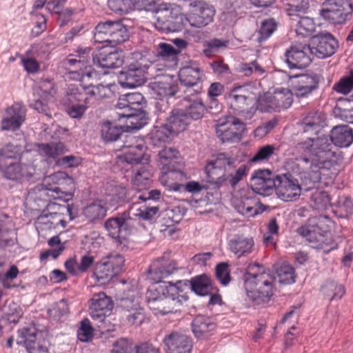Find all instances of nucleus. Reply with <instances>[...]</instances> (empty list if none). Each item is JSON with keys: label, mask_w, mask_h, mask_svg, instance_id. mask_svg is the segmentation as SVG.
Masks as SVG:
<instances>
[{"label": "nucleus", "mask_w": 353, "mask_h": 353, "mask_svg": "<svg viewBox=\"0 0 353 353\" xmlns=\"http://www.w3.org/2000/svg\"><path fill=\"white\" fill-rule=\"evenodd\" d=\"M302 156L296 158L295 168L302 170L304 179L307 172L311 174L309 181H320L321 170L330 169L333 165L335 152L332 151V145L327 137L316 139H307L297 145Z\"/></svg>", "instance_id": "f257e3e1"}, {"label": "nucleus", "mask_w": 353, "mask_h": 353, "mask_svg": "<svg viewBox=\"0 0 353 353\" xmlns=\"http://www.w3.org/2000/svg\"><path fill=\"white\" fill-rule=\"evenodd\" d=\"M243 279L247 296L254 304L266 303L273 295L274 277L262 265L250 264Z\"/></svg>", "instance_id": "f03ea898"}, {"label": "nucleus", "mask_w": 353, "mask_h": 353, "mask_svg": "<svg viewBox=\"0 0 353 353\" xmlns=\"http://www.w3.org/2000/svg\"><path fill=\"white\" fill-rule=\"evenodd\" d=\"M22 154L19 145L9 143L0 148V172L6 179L22 183L32 178L34 169L21 161Z\"/></svg>", "instance_id": "7ed1b4c3"}, {"label": "nucleus", "mask_w": 353, "mask_h": 353, "mask_svg": "<svg viewBox=\"0 0 353 353\" xmlns=\"http://www.w3.org/2000/svg\"><path fill=\"white\" fill-rule=\"evenodd\" d=\"M169 285H160L157 288L150 289L146 292V301L149 308L154 314L165 315L176 312L181 305L179 300V292L182 281H179L175 284L171 282Z\"/></svg>", "instance_id": "20e7f679"}, {"label": "nucleus", "mask_w": 353, "mask_h": 353, "mask_svg": "<svg viewBox=\"0 0 353 353\" xmlns=\"http://www.w3.org/2000/svg\"><path fill=\"white\" fill-rule=\"evenodd\" d=\"M293 171L299 175L301 183L291 174L277 175L276 192L278 197L284 201L297 200L302 191L307 192L313 189L315 185L319 182L312 181V180L309 181V180L304 179V174L302 170L296 168L295 163L293 166ZM305 177L310 179L311 174L307 172V174H305Z\"/></svg>", "instance_id": "39448f33"}, {"label": "nucleus", "mask_w": 353, "mask_h": 353, "mask_svg": "<svg viewBox=\"0 0 353 353\" xmlns=\"http://www.w3.org/2000/svg\"><path fill=\"white\" fill-rule=\"evenodd\" d=\"M207 182L211 189L216 190L221 187L230 186L234 189L236 185L246 176V166L241 165L236 170L224 171L219 167L208 163L205 168Z\"/></svg>", "instance_id": "423d86ee"}, {"label": "nucleus", "mask_w": 353, "mask_h": 353, "mask_svg": "<svg viewBox=\"0 0 353 353\" xmlns=\"http://www.w3.org/2000/svg\"><path fill=\"white\" fill-rule=\"evenodd\" d=\"M230 108L245 119H251L256 113V94L247 86H239L228 94Z\"/></svg>", "instance_id": "0eeeda50"}, {"label": "nucleus", "mask_w": 353, "mask_h": 353, "mask_svg": "<svg viewBox=\"0 0 353 353\" xmlns=\"http://www.w3.org/2000/svg\"><path fill=\"white\" fill-rule=\"evenodd\" d=\"M148 119L141 108L112 110V125L123 132L139 130L147 124Z\"/></svg>", "instance_id": "6e6552de"}, {"label": "nucleus", "mask_w": 353, "mask_h": 353, "mask_svg": "<svg viewBox=\"0 0 353 353\" xmlns=\"http://www.w3.org/2000/svg\"><path fill=\"white\" fill-rule=\"evenodd\" d=\"M321 10V16L333 24H344L351 20L353 5L351 0H327Z\"/></svg>", "instance_id": "1a4fd4ad"}, {"label": "nucleus", "mask_w": 353, "mask_h": 353, "mask_svg": "<svg viewBox=\"0 0 353 353\" xmlns=\"http://www.w3.org/2000/svg\"><path fill=\"white\" fill-rule=\"evenodd\" d=\"M94 39L96 43H105L93 57V61L99 68L107 69L103 73L108 74L110 68V21L98 23L95 28Z\"/></svg>", "instance_id": "9d476101"}, {"label": "nucleus", "mask_w": 353, "mask_h": 353, "mask_svg": "<svg viewBox=\"0 0 353 353\" xmlns=\"http://www.w3.org/2000/svg\"><path fill=\"white\" fill-rule=\"evenodd\" d=\"M45 185L51 186L58 200L68 202L72 200L74 196V179L65 172H57L46 176Z\"/></svg>", "instance_id": "9b49d317"}, {"label": "nucleus", "mask_w": 353, "mask_h": 353, "mask_svg": "<svg viewBox=\"0 0 353 353\" xmlns=\"http://www.w3.org/2000/svg\"><path fill=\"white\" fill-rule=\"evenodd\" d=\"M308 45L313 57L325 59L333 55L339 47L337 40L330 32H320L310 37Z\"/></svg>", "instance_id": "f8f14e48"}, {"label": "nucleus", "mask_w": 353, "mask_h": 353, "mask_svg": "<svg viewBox=\"0 0 353 353\" xmlns=\"http://www.w3.org/2000/svg\"><path fill=\"white\" fill-rule=\"evenodd\" d=\"M245 130V125L232 116L219 119L216 125V135L223 143L240 141Z\"/></svg>", "instance_id": "ddd939ff"}, {"label": "nucleus", "mask_w": 353, "mask_h": 353, "mask_svg": "<svg viewBox=\"0 0 353 353\" xmlns=\"http://www.w3.org/2000/svg\"><path fill=\"white\" fill-rule=\"evenodd\" d=\"M297 233L304 237L315 249H322L328 252L332 243L331 234L315 225H305L299 228Z\"/></svg>", "instance_id": "4468645a"}, {"label": "nucleus", "mask_w": 353, "mask_h": 353, "mask_svg": "<svg viewBox=\"0 0 353 353\" xmlns=\"http://www.w3.org/2000/svg\"><path fill=\"white\" fill-rule=\"evenodd\" d=\"M232 205L239 214L246 217H254L265 210L254 193L246 190L241 191L239 196L232 199Z\"/></svg>", "instance_id": "2eb2a0df"}, {"label": "nucleus", "mask_w": 353, "mask_h": 353, "mask_svg": "<svg viewBox=\"0 0 353 353\" xmlns=\"http://www.w3.org/2000/svg\"><path fill=\"white\" fill-rule=\"evenodd\" d=\"M130 219V214L123 212L121 214L112 217V245L115 246L119 251L127 249L128 244V236L130 234L129 225L127 221Z\"/></svg>", "instance_id": "dca6fc26"}, {"label": "nucleus", "mask_w": 353, "mask_h": 353, "mask_svg": "<svg viewBox=\"0 0 353 353\" xmlns=\"http://www.w3.org/2000/svg\"><path fill=\"white\" fill-rule=\"evenodd\" d=\"M143 69L141 59H139L130 63L126 70H120L118 73L114 72L112 74L117 75L118 81L122 87L133 88L141 85L146 81Z\"/></svg>", "instance_id": "f3484780"}, {"label": "nucleus", "mask_w": 353, "mask_h": 353, "mask_svg": "<svg viewBox=\"0 0 353 353\" xmlns=\"http://www.w3.org/2000/svg\"><path fill=\"white\" fill-rule=\"evenodd\" d=\"M73 208H62L61 212L49 216H39L35 223L38 230H52L66 228L68 223L75 216L72 214Z\"/></svg>", "instance_id": "a211bd4d"}, {"label": "nucleus", "mask_w": 353, "mask_h": 353, "mask_svg": "<svg viewBox=\"0 0 353 353\" xmlns=\"http://www.w3.org/2000/svg\"><path fill=\"white\" fill-rule=\"evenodd\" d=\"M277 175L275 176L269 170H257L254 172L250 179L252 192L266 196L276 188Z\"/></svg>", "instance_id": "6ab92c4d"}, {"label": "nucleus", "mask_w": 353, "mask_h": 353, "mask_svg": "<svg viewBox=\"0 0 353 353\" xmlns=\"http://www.w3.org/2000/svg\"><path fill=\"white\" fill-rule=\"evenodd\" d=\"M110 305V297L103 292L93 294L90 300L89 314L92 319L97 322V325L100 329H105L106 327L105 319Z\"/></svg>", "instance_id": "aec40b11"}, {"label": "nucleus", "mask_w": 353, "mask_h": 353, "mask_svg": "<svg viewBox=\"0 0 353 353\" xmlns=\"http://www.w3.org/2000/svg\"><path fill=\"white\" fill-rule=\"evenodd\" d=\"M307 44L292 46L285 52V62L291 69H302L308 66L312 60V54Z\"/></svg>", "instance_id": "412c9836"}, {"label": "nucleus", "mask_w": 353, "mask_h": 353, "mask_svg": "<svg viewBox=\"0 0 353 353\" xmlns=\"http://www.w3.org/2000/svg\"><path fill=\"white\" fill-rule=\"evenodd\" d=\"M193 7L188 20L192 26L202 28L213 20L215 14L214 7L204 1H195L190 3Z\"/></svg>", "instance_id": "4be33fe9"}, {"label": "nucleus", "mask_w": 353, "mask_h": 353, "mask_svg": "<svg viewBox=\"0 0 353 353\" xmlns=\"http://www.w3.org/2000/svg\"><path fill=\"white\" fill-rule=\"evenodd\" d=\"M26 117V108L20 103H14L5 110L1 121V130L15 131L20 128Z\"/></svg>", "instance_id": "5701e85b"}, {"label": "nucleus", "mask_w": 353, "mask_h": 353, "mask_svg": "<svg viewBox=\"0 0 353 353\" xmlns=\"http://www.w3.org/2000/svg\"><path fill=\"white\" fill-rule=\"evenodd\" d=\"M163 342L166 353H191L193 348L192 338L177 332L166 335Z\"/></svg>", "instance_id": "b1692460"}, {"label": "nucleus", "mask_w": 353, "mask_h": 353, "mask_svg": "<svg viewBox=\"0 0 353 353\" xmlns=\"http://www.w3.org/2000/svg\"><path fill=\"white\" fill-rule=\"evenodd\" d=\"M321 77L315 73L304 74L296 77L292 90L297 98L307 97L318 88Z\"/></svg>", "instance_id": "393cba45"}, {"label": "nucleus", "mask_w": 353, "mask_h": 353, "mask_svg": "<svg viewBox=\"0 0 353 353\" xmlns=\"http://www.w3.org/2000/svg\"><path fill=\"white\" fill-rule=\"evenodd\" d=\"M24 340L26 347L29 353H48L47 341L34 328H23L18 331Z\"/></svg>", "instance_id": "a878e982"}, {"label": "nucleus", "mask_w": 353, "mask_h": 353, "mask_svg": "<svg viewBox=\"0 0 353 353\" xmlns=\"http://www.w3.org/2000/svg\"><path fill=\"white\" fill-rule=\"evenodd\" d=\"M149 92L157 99H168L178 92V85L169 77H163L160 80L150 83Z\"/></svg>", "instance_id": "bb28decb"}, {"label": "nucleus", "mask_w": 353, "mask_h": 353, "mask_svg": "<svg viewBox=\"0 0 353 353\" xmlns=\"http://www.w3.org/2000/svg\"><path fill=\"white\" fill-rule=\"evenodd\" d=\"M52 190L50 185H45V177L42 183L37 185L30 190L27 194V200L37 203V206L41 208L46 203L53 200H58L56 197V193Z\"/></svg>", "instance_id": "cd10ccee"}, {"label": "nucleus", "mask_w": 353, "mask_h": 353, "mask_svg": "<svg viewBox=\"0 0 353 353\" xmlns=\"http://www.w3.org/2000/svg\"><path fill=\"white\" fill-rule=\"evenodd\" d=\"M191 327L197 339L206 340L213 334L216 324L208 316L197 315L192 320Z\"/></svg>", "instance_id": "c85d7f7f"}, {"label": "nucleus", "mask_w": 353, "mask_h": 353, "mask_svg": "<svg viewBox=\"0 0 353 353\" xmlns=\"http://www.w3.org/2000/svg\"><path fill=\"white\" fill-rule=\"evenodd\" d=\"M176 270L175 261L161 257L153 261L150 267L149 273L153 274V280L161 282L162 279L173 274Z\"/></svg>", "instance_id": "c756f323"}, {"label": "nucleus", "mask_w": 353, "mask_h": 353, "mask_svg": "<svg viewBox=\"0 0 353 353\" xmlns=\"http://www.w3.org/2000/svg\"><path fill=\"white\" fill-rule=\"evenodd\" d=\"M70 65H73L78 63L79 65V70H70L68 72V78L72 80L79 81L80 85L86 86L88 82H92L93 75L95 72L90 65H84L85 61L84 57L83 59L77 60L76 59H68Z\"/></svg>", "instance_id": "7c9ffc66"}, {"label": "nucleus", "mask_w": 353, "mask_h": 353, "mask_svg": "<svg viewBox=\"0 0 353 353\" xmlns=\"http://www.w3.org/2000/svg\"><path fill=\"white\" fill-rule=\"evenodd\" d=\"M228 246L230 250L238 258H240L252 252L254 240L252 238L244 235L236 234L230 240Z\"/></svg>", "instance_id": "2f4dec72"}, {"label": "nucleus", "mask_w": 353, "mask_h": 353, "mask_svg": "<svg viewBox=\"0 0 353 353\" xmlns=\"http://www.w3.org/2000/svg\"><path fill=\"white\" fill-rule=\"evenodd\" d=\"M191 121L183 109H174L166 119L165 124L174 134L184 131Z\"/></svg>", "instance_id": "473e14b6"}, {"label": "nucleus", "mask_w": 353, "mask_h": 353, "mask_svg": "<svg viewBox=\"0 0 353 353\" xmlns=\"http://www.w3.org/2000/svg\"><path fill=\"white\" fill-rule=\"evenodd\" d=\"M48 46L45 43H39L32 46L31 50L26 51L23 55H20L21 64L24 70L28 74H36L40 70V63L34 57L39 50H46Z\"/></svg>", "instance_id": "72a5a7b5"}, {"label": "nucleus", "mask_w": 353, "mask_h": 353, "mask_svg": "<svg viewBox=\"0 0 353 353\" xmlns=\"http://www.w3.org/2000/svg\"><path fill=\"white\" fill-rule=\"evenodd\" d=\"M182 284L190 288L199 296H207L213 292L211 279L206 274L194 276L191 280H185L182 281Z\"/></svg>", "instance_id": "f704fd0d"}, {"label": "nucleus", "mask_w": 353, "mask_h": 353, "mask_svg": "<svg viewBox=\"0 0 353 353\" xmlns=\"http://www.w3.org/2000/svg\"><path fill=\"white\" fill-rule=\"evenodd\" d=\"M145 148L142 144H137L134 146H130L128 151L123 156H118L121 161H126L128 163L140 165L149 163V156L145 154Z\"/></svg>", "instance_id": "c9c22d12"}, {"label": "nucleus", "mask_w": 353, "mask_h": 353, "mask_svg": "<svg viewBox=\"0 0 353 353\" xmlns=\"http://www.w3.org/2000/svg\"><path fill=\"white\" fill-rule=\"evenodd\" d=\"M156 15V20L153 23L155 29L164 33L177 30V26L174 22V17L170 9L158 10Z\"/></svg>", "instance_id": "e433bc0d"}, {"label": "nucleus", "mask_w": 353, "mask_h": 353, "mask_svg": "<svg viewBox=\"0 0 353 353\" xmlns=\"http://www.w3.org/2000/svg\"><path fill=\"white\" fill-rule=\"evenodd\" d=\"M331 143L340 148H346L353 142V130L347 125L334 127L330 134Z\"/></svg>", "instance_id": "4c0bfd02"}, {"label": "nucleus", "mask_w": 353, "mask_h": 353, "mask_svg": "<svg viewBox=\"0 0 353 353\" xmlns=\"http://www.w3.org/2000/svg\"><path fill=\"white\" fill-rule=\"evenodd\" d=\"M184 99L189 102V105L184 110L190 120L201 119L207 111L205 105L202 99L197 97V94L186 95Z\"/></svg>", "instance_id": "58836bf2"}, {"label": "nucleus", "mask_w": 353, "mask_h": 353, "mask_svg": "<svg viewBox=\"0 0 353 353\" xmlns=\"http://www.w3.org/2000/svg\"><path fill=\"white\" fill-rule=\"evenodd\" d=\"M159 161L163 168L170 172L176 171V165L179 163V153L177 150L171 147L164 148L159 152Z\"/></svg>", "instance_id": "ea45409f"}, {"label": "nucleus", "mask_w": 353, "mask_h": 353, "mask_svg": "<svg viewBox=\"0 0 353 353\" xmlns=\"http://www.w3.org/2000/svg\"><path fill=\"white\" fill-rule=\"evenodd\" d=\"M201 74V70L197 65H186L180 69L179 78L181 84L192 87L198 83Z\"/></svg>", "instance_id": "a19ab883"}, {"label": "nucleus", "mask_w": 353, "mask_h": 353, "mask_svg": "<svg viewBox=\"0 0 353 353\" xmlns=\"http://www.w3.org/2000/svg\"><path fill=\"white\" fill-rule=\"evenodd\" d=\"M37 150L41 155L54 160L68 152L67 146L62 142L39 143L37 145Z\"/></svg>", "instance_id": "79ce46f5"}, {"label": "nucleus", "mask_w": 353, "mask_h": 353, "mask_svg": "<svg viewBox=\"0 0 353 353\" xmlns=\"http://www.w3.org/2000/svg\"><path fill=\"white\" fill-rule=\"evenodd\" d=\"M92 85V82H88L86 86L80 85V88H77L75 90L72 89L68 94V101L70 103L83 102V104L88 105L92 101V98L89 92Z\"/></svg>", "instance_id": "37998d69"}, {"label": "nucleus", "mask_w": 353, "mask_h": 353, "mask_svg": "<svg viewBox=\"0 0 353 353\" xmlns=\"http://www.w3.org/2000/svg\"><path fill=\"white\" fill-rule=\"evenodd\" d=\"M143 97L139 93H129L118 99L117 104L112 110H122L127 108H141V101Z\"/></svg>", "instance_id": "c03bdc74"}, {"label": "nucleus", "mask_w": 353, "mask_h": 353, "mask_svg": "<svg viewBox=\"0 0 353 353\" xmlns=\"http://www.w3.org/2000/svg\"><path fill=\"white\" fill-rule=\"evenodd\" d=\"M324 120L321 112H310L303 120V129L305 132H316L323 126Z\"/></svg>", "instance_id": "a18cd8bd"}, {"label": "nucleus", "mask_w": 353, "mask_h": 353, "mask_svg": "<svg viewBox=\"0 0 353 353\" xmlns=\"http://www.w3.org/2000/svg\"><path fill=\"white\" fill-rule=\"evenodd\" d=\"M174 134L172 131L165 123L159 127L154 128L150 133V143L154 146H160L162 143L167 141L171 136Z\"/></svg>", "instance_id": "49530a36"}, {"label": "nucleus", "mask_w": 353, "mask_h": 353, "mask_svg": "<svg viewBox=\"0 0 353 353\" xmlns=\"http://www.w3.org/2000/svg\"><path fill=\"white\" fill-rule=\"evenodd\" d=\"M296 23L294 25L295 32L301 37L310 36L315 30V23L312 19L305 17H301L298 21L292 19Z\"/></svg>", "instance_id": "de8ad7c7"}, {"label": "nucleus", "mask_w": 353, "mask_h": 353, "mask_svg": "<svg viewBox=\"0 0 353 353\" xmlns=\"http://www.w3.org/2000/svg\"><path fill=\"white\" fill-rule=\"evenodd\" d=\"M275 272L281 284H292L295 282V272L294 268L289 263H283L277 265Z\"/></svg>", "instance_id": "09e8293b"}, {"label": "nucleus", "mask_w": 353, "mask_h": 353, "mask_svg": "<svg viewBox=\"0 0 353 353\" xmlns=\"http://www.w3.org/2000/svg\"><path fill=\"white\" fill-rule=\"evenodd\" d=\"M276 99L275 93H265L263 95L256 97V110L262 112H268L271 111H278V106Z\"/></svg>", "instance_id": "8fccbe9b"}, {"label": "nucleus", "mask_w": 353, "mask_h": 353, "mask_svg": "<svg viewBox=\"0 0 353 353\" xmlns=\"http://www.w3.org/2000/svg\"><path fill=\"white\" fill-rule=\"evenodd\" d=\"M228 43V40L217 38L210 39L203 41L202 52L205 57H210L214 54L219 52L221 49L225 48Z\"/></svg>", "instance_id": "3c124183"}, {"label": "nucleus", "mask_w": 353, "mask_h": 353, "mask_svg": "<svg viewBox=\"0 0 353 353\" xmlns=\"http://www.w3.org/2000/svg\"><path fill=\"white\" fill-rule=\"evenodd\" d=\"M286 11L290 16L299 17L309 8V0H284Z\"/></svg>", "instance_id": "603ef678"}, {"label": "nucleus", "mask_w": 353, "mask_h": 353, "mask_svg": "<svg viewBox=\"0 0 353 353\" xmlns=\"http://www.w3.org/2000/svg\"><path fill=\"white\" fill-rule=\"evenodd\" d=\"M149 163L135 165L134 168V176L133 183L137 186L145 185L152 176Z\"/></svg>", "instance_id": "864d4df0"}, {"label": "nucleus", "mask_w": 353, "mask_h": 353, "mask_svg": "<svg viewBox=\"0 0 353 353\" xmlns=\"http://www.w3.org/2000/svg\"><path fill=\"white\" fill-rule=\"evenodd\" d=\"M110 272V264L109 256H108L97 263L94 274L99 282L105 283L110 281L109 278Z\"/></svg>", "instance_id": "5fc2aeb1"}, {"label": "nucleus", "mask_w": 353, "mask_h": 353, "mask_svg": "<svg viewBox=\"0 0 353 353\" xmlns=\"http://www.w3.org/2000/svg\"><path fill=\"white\" fill-rule=\"evenodd\" d=\"M346 103H350V100L347 98H339L335 107V113L341 119L353 123V107L346 108Z\"/></svg>", "instance_id": "6e6d98bb"}, {"label": "nucleus", "mask_w": 353, "mask_h": 353, "mask_svg": "<svg viewBox=\"0 0 353 353\" xmlns=\"http://www.w3.org/2000/svg\"><path fill=\"white\" fill-rule=\"evenodd\" d=\"M129 37L128 30L121 21H112V45L120 44Z\"/></svg>", "instance_id": "4d7b16f0"}, {"label": "nucleus", "mask_w": 353, "mask_h": 353, "mask_svg": "<svg viewBox=\"0 0 353 353\" xmlns=\"http://www.w3.org/2000/svg\"><path fill=\"white\" fill-rule=\"evenodd\" d=\"M236 160L228 154L219 153L217 154L214 160L210 161L208 163H212L213 165L221 168L224 171L236 170L234 163Z\"/></svg>", "instance_id": "13d9d810"}, {"label": "nucleus", "mask_w": 353, "mask_h": 353, "mask_svg": "<svg viewBox=\"0 0 353 353\" xmlns=\"http://www.w3.org/2000/svg\"><path fill=\"white\" fill-rule=\"evenodd\" d=\"M155 55L163 59H175L180 50H176L171 44L161 42L155 48Z\"/></svg>", "instance_id": "bf43d9fd"}, {"label": "nucleus", "mask_w": 353, "mask_h": 353, "mask_svg": "<svg viewBox=\"0 0 353 353\" xmlns=\"http://www.w3.org/2000/svg\"><path fill=\"white\" fill-rule=\"evenodd\" d=\"M276 99L278 106V111L281 109H287L291 106L293 102V90L288 89H282L281 91L275 92Z\"/></svg>", "instance_id": "052dcab7"}, {"label": "nucleus", "mask_w": 353, "mask_h": 353, "mask_svg": "<svg viewBox=\"0 0 353 353\" xmlns=\"http://www.w3.org/2000/svg\"><path fill=\"white\" fill-rule=\"evenodd\" d=\"M128 201V192L125 187L121 185L112 187V208L117 205L114 208L117 209L118 206L122 205Z\"/></svg>", "instance_id": "680f3d73"}, {"label": "nucleus", "mask_w": 353, "mask_h": 353, "mask_svg": "<svg viewBox=\"0 0 353 353\" xmlns=\"http://www.w3.org/2000/svg\"><path fill=\"white\" fill-rule=\"evenodd\" d=\"M85 215L91 221L102 219L106 214V208L101 201H95L84 210Z\"/></svg>", "instance_id": "e2e57ef3"}, {"label": "nucleus", "mask_w": 353, "mask_h": 353, "mask_svg": "<svg viewBox=\"0 0 353 353\" xmlns=\"http://www.w3.org/2000/svg\"><path fill=\"white\" fill-rule=\"evenodd\" d=\"M93 336L94 328L90 321L88 318H84L80 322V326L77 330V338L81 342H89L92 341Z\"/></svg>", "instance_id": "0e129e2a"}, {"label": "nucleus", "mask_w": 353, "mask_h": 353, "mask_svg": "<svg viewBox=\"0 0 353 353\" xmlns=\"http://www.w3.org/2000/svg\"><path fill=\"white\" fill-rule=\"evenodd\" d=\"M117 307L115 312H119L121 310L124 311V314L134 310L140 307L137 301L132 299L131 296L118 297L116 296Z\"/></svg>", "instance_id": "69168bd1"}, {"label": "nucleus", "mask_w": 353, "mask_h": 353, "mask_svg": "<svg viewBox=\"0 0 353 353\" xmlns=\"http://www.w3.org/2000/svg\"><path fill=\"white\" fill-rule=\"evenodd\" d=\"M140 59L146 79H154L161 74V72L163 70V67L159 68V64L151 62L145 57H141Z\"/></svg>", "instance_id": "338daca9"}, {"label": "nucleus", "mask_w": 353, "mask_h": 353, "mask_svg": "<svg viewBox=\"0 0 353 353\" xmlns=\"http://www.w3.org/2000/svg\"><path fill=\"white\" fill-rule=\"evenodd\" d=\"M332 89L338 93L347 94L353 90V72L350 75L343 77L334 83Z\"/></svg>", "instance_id": "774afa93"}]
</instances>
